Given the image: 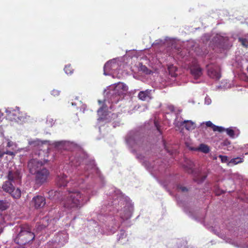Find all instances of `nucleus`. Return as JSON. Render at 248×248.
Wrapping results in <instances>:
<instances>
[{"instance_id": "obj_27", "label": "nucleus", "mask_w": 248, "mask_h": 248, "mask_svg": "<svg viewBox=\"0 0 248 248\" xmlns=\"http://www.w3.org/2000/svg\"><path fill=\"white\" fill-rule=\"evenodd\" d=\"M221 144L223 147L228 146L230 144V141L228 140H225L221 142Z\"/></svg>"}, {"instance_id": "obj_40", "label": "nucleus", "mask_w": 248, "mask_h": 248, "mask_svg": "<svg viewBox=\"0 0 248 248\" xmlns=\"http://www.w3.org/2000/svg\"><path fill=\"white\" fill-rule=\"evenodd\" d=\"M245 148H248V145H245ZM245 155H248V152H246L245 153Z\"/></svg>"}, {"instance_id": "obj_41", "label": "nucleus", "mask_w": 248, "mask_h": 248, "mask_svg": "<svg viewBox=\"0 0 248 248\" xmlns=\"http://www.w3.org/2000/svg\"><path fill=\"white\" fill-rule=\"evenodd\" d=\"M171 71H172L174 70V69H175V67L173 66V65L171 64Z\"/></svg>"}, {"instance_id": "obj_17", "label": "nucleus", "mask_w": 248, "mask_h": 248, "mask_svg": "<svg viewBox=\"0 0 248 248\" xmlns=\"http://www.w3.org/2000/svg\"><path fill=\"white\" fill-rule=\"evenodd\" d=\"M10 202L7 200L0 199V211H3L10 207Z\"/></svg>"}, {"instance_id": "obj_47", "label": "nucleus", "mask_w": 248, "mask_h": 248, "mask_svg": "<svg viewBox=\"0 0 248 248\" xmlns=\"http://www.w3.org/2000/svg\"><path fill=\"white\" fill-rule=\"evenodd\" d=\"M171 47L172 46V44H171Z\"/></svg>"}, {"instance_id": "obj_9", "label": "nucleus", "mask_w": 248, "mask_h": 248, "mask_svg": "<svg viewBox=\"0 0 248 248\" xmlns=\"http://www.w3.org/2000/svg\"><path fill=\"white\" fill-rule=\"evenodd\" d=\"M6 178L8 181L15 184H17L21 182L22 175L20 171L18 169H10L7 172Z\"/></svg>"}, {"instance_id": "obj_44", "label": "nucleus", "mask_w": 248, "mask_h": 248, "mask_svg": "<svg viewBox=\"0 0 248 248\" xmlns=\"http://www.w3.org/2000/svg\"><path fill=\"white\" fill-rule=\"evenodd\" d=\"M213 159H214V160H216V159H217V156H214V157H213Z\"/></svg>"}, {"instance_id": "obj_35", "label": "nucleus", "mask_w": 248, "mask_h": 248, "mask_svg": "<svg viewBox=\"0 0 248 248\" xmlns=\"http://www.w3.org/2000/svg\"><path fill=\"white\" fill-rule=\"evenodd\" d=\"M176 76H177V75H176V74H174V75H172V74H171V81H172V80H173V79H172V78H176ZM172 84H175V82H174V83H172V82H171V85H172Z\"/></svg>"}, {"instance_id": "obj_14", "label": "nucleus", "mask_w": 248, "mask_h": 248, "mask_svg": "<svg viewBox=\"0 0 248 248\" xmlns=\"http://www.w3.org/2000/svg\"><path fill=\"white\" fill-rule=\"evenodd\" d=\"M151 90H146L144 91H140L138 94L139 98L142 101H145L147 98L150 97Z\"/></svg>"}, {"instance_id": "obj_23", "label": "nucleus", "mask_w": 248, "mask_h": 248, "mask_svg": "<svg viewBox=\"0 0 248 248\" xmlns=\"http://www.w3.org/2000/svg\"><path fill=\"white\" fill-rule=\"evenodd\" d=\"M218 157L220 159L222 163H227L228 165V162H229L230 161H229L228 156L226 155H219Z\"/></svg>"}, {"instance_id": "obj_37", "label": "nucleus", "mask_w": 248, "mask_h": 248, "mask_svg": "<svg viewBox=\"0 0 248 248\" xmlns=\"http://www.w3.org/2000/svg\"><path fill=\"white\" fill-rule=\"evenodd\" d=\"M37 141H30L29 143H30V145H33V144H36Z\"/></svg>"}, {"instance_id": "obj_2", "label": "nucleus", "mask_w": 248, "mask_h": 248, "mask_svg": "<svg viewBox=\"0 0 248 248\" xmlns=\"http://www.w3.org/2000/svg\"><path fill=\"white\" fill-rule=\"evenodd\" d=\"M183 167L186 171L192 174L193 181L198 184L203 183L207 176L205 171L202 172L201 169H196L194 163L189 159H185Z\"/></svg>"}, {"instance_id": "obj_13", "label": "nucleus", "mask_w": 248, "mask_h": 248, "mask_svg": "<svg viewBox=\"0 0 248 248\" xmlns=\"http://www.w3.org/2000/svg\"><path fill=\"white\" fill-rule=\"evenodd\" d=\"M69 180L67 176L64 174H60L58 175L56 179L57 186L59 187H65L66 186Z\"/></svg>"}, {"instance_id": "obj_31", "label": "nucleus", "mask_w": 248, "mask_h": 248, "mask_svg": "<svg viewBox=\"0 0 248 248\" xmlns=\"http://www.w3.org/2000/svg\"><path fill=\"white\" fill-rule=\"evenodd\" d=\"M178 189L182 192H186L188 190L187 188L186 187L182 186H178Z\"/></svg>"}, {"instance_id": "obj_36", "label": "nucleus", "mask_w": 248, "mask_h": 248, "mask_svg": "<svg viewBox=\"0 0 248 248\" xmlns=\"http://www.w3.org/2000/svg\"><path fill=\"white\" fill-rule=\"evenodd\" d=\"M13 143L11 141L8 142L7 147H10L12 146Z\"/></svg>"}, {"instance_id": "obj_28", "label": "nucleus", "mask_w": 248, "mask_h": 248, "mask_svg": "<svg viewBox=\"0 0 248 248\" xmlns=\"http://www.w3.org/2000/svg\"><path fill=\"white\" fill-rule=\"evenodd\" d=\"M140 68L141 71H142L143 72L145 73L146 74H148L149 73V69L146 66L142 65L140 67Z\"/></svg>"}, {"instance_id": "obj_10", "label": "nucleus", "mask_w": 248, "mask_h": 248, "mask_svg": "<svg viewBox=\"0 0 248 248\" xmlns=\"http://www.w3.org/2000/svg\"><path fill=\"white\" fill-rule=\"evenodd\" d=\"M112 88H113L112 93L119 96L125 94L128 90L127 86L121 82L114 84V86L112 87Z\"/></svg>"}, {"instance_id": "obj_30", "label": "nucleus", "mask_w": 248, "mask_h": 248, "mask_svg": "<svg viewBox=\"0 0 248 248\" xmlns=\"http://www.w3.org/2000/svg\"><path fill=\"white\" fill-rule=\"evenodd\" d=\"M211 102L212 101L210 97L208 96L205 97L204 99V103L205 104L209 105L211 103Z\"/></svg>"}, {"instance_id": "obj_38", "label": "nucleus", "mask_w": 248, "mask_h": 248, "mask_svg": "<svg viewBox=\"0 0 248 248\" xmlns=\"http://www.w3.org/2000/svg\"><path fill=\"white\" fill-rule=\"evenodd\" d=\"M168 70L169 73L170 74V65H169L168 66Z\"/></svg>"}, {"instance_id": "obj_15", "label": "nucleus", "mask_w": 248, "mask_h": 248, "mask_svg": "<svg viewBox=\"0 0 248 248\" xmlns=\"http://www.w3.org/2000/svg\"><path fill=\"white\" fill-rule=\"evenodd\" d=\"M215 233H216L219 237L225 240L226 242L230 243L236 247L238 246L236 244L235 242L232 240V239H231L230 238L227 237L226 234L222 233H219L218 232H217L216 231L215 232Z\"/></svg>"}, {"instance_id": "obj_20", "label": "nucleus", "mask_w": 248, "mask_h": 248, "mask_svg": "<svg viewBox=\"0 0 248 248\" xmlns=\"http://www.w3.org/2000/svg\"><path fill=\"white\" fill-rule=\"evenodd\" d=\"M239 42L244 46L248 47V34L246 36V38L239 37L238 38Z\"/></svg>"}, {"instance_id": "obj_29", "label": "nucleus", "mask_w": 248, "mask_h": 248, "mask_svg": "<svg viewBox=\"0 0 248 248\" xmlns=\"http://www.w3.org/2000/svg\"><path fill=\"white\" fill-rule=\"evenodd\" d=\"M205 124L207 127H211L214 131V128H215L216 125L213 124L211 121L206 122Z\"/></svg>"}, {"instance_id": "obj_22", "label": "nucleus", "mask_w": 248, "mask_h": 248, "mask_svg": "<svg viewBox=\"0 0 248 248\" xmlns=\"http://www.w3.org/2000/svg\"><path fill=\"white\" fill-rule=\"evenodd\" d=\"M199 150L204 153H208L209 152V148L205 144H201L199 147Z\"/></svg>"}, {"instance_id": "obj_24", "label": "nucleus", "mask_w": 248, "mask_h": 248, "mask_svg": "<svg viewBox=\"0 0 248 248\" xmlns=\"http://www.w3.org/2000/svg\"><path fill=\"white\" fill-rule=\"evenodd\" d=\"M226 131V128L222 126H219L216 125L215 126V128H214V131H218L219 132H222L223 131Z\"/></svg>"}, {"instance_id": "obj_16", "label": "nucleus", "mask_w": 248, "mask_h": 248, "mask_svg": "<svg viewBox=\"0 0 248 248\" xmlns=\"http://www.w3.org/2000/svg\"><path fill=\"white\" fill-rule=\"evenodd\" d=\"M225 131L227 135L232 138L237 137L239 133L238 130H234L232 127L226 128Z\"/></svg>"}, {"instance_id": "obj_25", "label": "nucleus", "mask_w": 248, "mask_h": 248, "mask_svg": "<svg viewBox=\"0 0 248 248\" xmlns=\"http://www.w3.org/2000/svg\"><path fill=\"white\" fill-rule=\"evenodd\" d=\"M60 93L61 92L57 89H53L51 92V94L55 96V97H56V96H59L60 94Z\"/></svg>"}, {"instance_id": "obj_12", "label": "nucleus", "mask_w": 248, "mask_h": 248, "mask_svg": "<svg viewBox=\"0 0 248 248\" xmlns=\"http://www.w3.org/2000/svg\"><path fill=\"white\" fill-rule=\"evenodd\" d=\"M190 72L195 79H198L202 74V69L199 65L194 63L190 67Z\"/></svg>"}, {"instance_id": "obj_26", "label": "nucleus", "mask_w": 248, "mask_h": 248, "mask_svg": "<svg viewBox=\"0 0 248 248\" xmlns=\"http://www.w3.org/2000/svg\"><path fill=\"white\" fill-rule=\"evenodd\" d=\"M110 64V63H109L108 62L105 63V64L104 66V74L105 75H107V74L106 73V71L108 70V69L109 68V65Z\"/></svg>"}, {"instance_id": "obj_42", "label": "nucleus", "mask_w": 248, "mask_h": 248, "mask_svg": "<svg viewBox=\"0 0 248 248\" xmlns=\"http://www.w3.org/2000/svg\"><path fill=\"white\" fill-rule=\"evenodd\" d=\"M4 155V154H2V153H0V157H2Z\"/></svg>"}, {"instance_id": "obj_7", "label": "nucleus", "mask_w": 248, "mask_h": 248, "mask_svg": "<svg viewBox=\"0 0 248 248\" xmlns=\"http://www.w3.org/2000/svg\"><path fill=\"white\" fill-rule=\"evenodd\" d=\"M45 161L39 160L37 158H32L30 159L28 162V168L30 172L32 174H34L37 171L44 168Z\"/></svg>"}, {"instance_id": "obj_8", "label": "nucleus", "mask_w": 248, "mask_h": 248, "mask_svg": "<svg viewBox=\"0 0 248 248\" xmlns=\"http://www.w3.org/2000/svg\"><path fill=\"white\" fill-rule=\"evenodd\" d=\"M34 174L35 175V183L40 186L47 182L49 177L50 172L46 168L44 167L36 173H35Z\"/></svg>"}, {"instance_id": "obj_18", "label": "nucleus", "mask_w": 248, "mask_h": 248, "mask_svg": "<svg viewBox=\"0 0 248 248\" xmlns=\"http://www.w3.org/2000/svg\"><path fill=\"white\" fill-rule=\"evenodd\" d=\"M244 161V156L241 157H237L236 158H232L228 162V166H232V165H236L239 163L243 162Z\"/></svg>"}, {"instance_id": "obj_46", "label": "nucleus", "mask_w": 248, "mask_h": 248, "mask_svg": "<svg viewBox=\"0 0 248 248\" xmlns=\"http://www.w3.org/2000/svg\"><path fill=\"white\" fill-rule=\"evenodd\" d=\"M155 126H156L157 127V125H156V122H155Z\"/></svg>"}, {"instance_id": "obj_34", "label": "nucleus", "mask_w": 248, "mask_h": 248, "mask_svg": "<svg viewBox=\"0 0 248 248\" xmlns=\"http://www.w3.org/2000/svg\"><path fill=\"white\" fill-rule=\"evenodd\" d=\"M58 192L57 191H54L53 190H50L49 191L48 193L50 194H52L53 193H58Z\"/></svg>"}, {"instance_id": "obj_5", "label": "nucleus", "mask_w": 248, "mask_h": 248, "mask_svg": "<svg viewBox=\"0 0 248 248\" xmlns=\"http://www.w3.org/2000/svg\"><path fill=\"white\" fill-rule=\"evenodd\" d=\"M16 185L7 180L3 182L2 189L4 192L10 194L14 199H18L21 197V192L19 188H15L14 185Z\"/></svg>"}, {"instance_id": "obj_32", "label": "nucleus", "mask_w": 248, "mask_h": 248, "mask_svg": "<svg viewBox=\"0 0 248 248\" xmlns=\"http://www.w3.org/2000/svg\"><path fill=\"white\" fill-rule=\"evenodd\" d=\"M103 111H104V108H103V107H101V108H100L97 110L98 114L99 115H100V114L104 115Z\"/></svg>"}, {"instance_id": "obj_21", "label": "nucleus", "mask_w": 248, "mask_h": 248, "mask_svg": "<svg viewBox=\"0 0 248 248\" xmlns=\"http://www.w3.org/2000/svg\"><path fill=\"white\" fill-rule=\"evenodd\" d=\"M64 70L67 75H71L74 72V69L70 64L65 65Z\"/></svg>"}, {"instance_id": "obj_45", "label": "nucleus", "mask_w": 248, "mask_h": 248, "mask_svg": "<svg viewBox=\"0 0 248 248\" xmlns=\"http://www.w3.org/2000/svg\"><path fill=\"white\" fill-rule=\"evenodd\" d=\"M163 185H164V187H166V185L165 184V183H163Z\"/></svg>"}, {"instance_id": "obj_4", "label": "nucleus", "mask_w": 248, "mask_h": 248, "mask_svg": "<svg viewBox=\"0 0 248 248\" xmlns=\"http://www.w3.org/2000/svg\"><path fill=\"white\" fill-rule=\"evenodd\" d=\"M34 238V233L31 232L29 227H22L20 232L15 238V242L20 245H24L33 241Z\"/></svg>"}, {"instance_id": "obj_1", "label": "nucleus", "mask_w": 248, "mask_h": 248, "mask_svg": "<svg viewBox=\"0 0 248 248\" xmlns=\"http://www.w3.org/2000/svg\"><path fill=\"white\" fill-rule=\"evenodd\" d=\"M89 200L78 191H68L66 198L62 201L65 208L69 209H80Z\"/></svg>"}, {"instance_id": "obj_3", "label": "nucleus", "mask_w": 248, "mask_h": 248, "mask_svg": "<svg viewBox=\"0 0 248 248\" xmlns=\"http://www.w3.org/2000/svg\"><path fill=\"white\" fill-rule=\"evenodd\" d=\"M182 109L171 105V113L174 112L175 115V119L173 122V124L177 127L180 128L185 124L186 129L188 131L194 130L196 128L195 124L191 120H183L180 115L182 112Z\"/></svg>"}, {"instance_id": "obj_19", "label": "nucleus", "mask_w": 248, "mask_h": 248, "mask_svg": "<svg viewBox=\"0 0 248 248\" xmlns=\"http://www.w3.org/2000/svg\"><path fill=\"white\" fill-rule=\"evenodd\" d=\"M174 248H187V242L183 239H178L175 242Z\"/></svg>"}, {"instance_id": "obj_43", "label": "nucleus", "mask_w": 248, "mask_h": 248, "mask_svg": "<svg viewBox=\"0 0 248 248\" xmlns=\"http://www.w3.org/2000/svg\"><path fill=\"white\" fill-rule=\"evenodd\" d=\"M190 149L192 150H195V148H192V147H190Z\"/></svg>"}, {"instance_id": "obj_6", "label": "nucleus", "mask_w": 248, "mask_h": 248, "mask_svg": "<svg viewBox=\"0 0 248 248\" xmlns=\"http://www.w3.org/2000/svg\"><path fill=\"white\" fill-rule=\"evenodd\" d=\"M206 70L210 78L217 80L221 78L220 68L217 64L211 63L207 65Z\"/></svg>"}, {"instance_id": "obj_11", "label": "nucleus", "mask_w": 248, "mask_h": 248, "mask_svg": "<svg viewBox=\"0 0 248 248\" xmlns=\"http://www.w3.org/2000/svg\"><path fill=\"white\" fill-rule=\"evenodd\" d=\"M31 203L36 209L41 208L46 204V199L43 196L38 195L32 198Z\"/></svg>"}, {"instance_id": "obj_33", "label": "nucleus", "mask_w": 248, "mask_h": 248, "mask_svg": "<svg viewBox=\"0 0 248 248\" xmlns=\"http://www.w3.org/2000/svg\"><path fill=\"white\" fill-rule=\"evenodd\" d=\"M4 154L8 155H15V153L13 152L10 151H6L4 153Z\"/></svg>"}, {"instance_id": "obj_39", "label": "nucleus", "mask_w": 248, "mask_h": 248, "mask_svg": "<svg viewBox=\"0 0 248 248\" xmlns=\"http://www.w3.org/2000/svg\"><path fill=\"white\" fill-rule=\"evenodd\" d=\"M158 46L156 44H154L153 45V48L155 49L156 48H157Z\"/></svg>"}]
</instances>
